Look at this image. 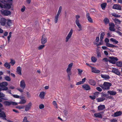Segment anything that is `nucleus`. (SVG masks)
Returning <instances> with one entry per match:
<instances>
[{
    "mask_svg": "<svg viewBox=\"0 0 122 122\" xmlns=\"http://www.w3.org/2000/svg\"><path fill=\"white\" fill-rule=\"evenodd\" d=\"M71 70L66 69V71L67 74V75H71L72 74Z\"/></svg>",
    "mask_w": 122,
    "mask_h": 122,
    "instance_id": "c03bdc74",
    "label": "nucleus"
},
{
    "mask_svg": "<svg viewBox=\"0 0 122 122\" xmlns=\"http://www.w3.org/2000/svg\"><path fill=\"white\" fill-rule=\"evenodd\" d=\"M82 87L85 90H88L90 89L91 88L89 85L88 84H84L82 86Z\"/></svg>",
    "mask_w": 122,
    "mask_h": 122,
    "instance_id": "2eb2a0df",
    "label": "nucleus"
},
{
    "mask_svg": "<svg viewBox=\"0 0 122 122\" xmlns=\"http://www.w3.org/2000/svg\"><path fill=\"white\" fill-rule=\"evenodd\" d=\"M53 103L54 105L57 108H58V107L57 105V104L56 103V102L55 101H53Z\"/></svg>",
    "mask_w": 122,
    "mask_h": 122,
    "instance_id": "864d4df0",
    "label": "nucleus"
},
{
    "mask_svg": "<svg viewBox=\"0 0 122 122\" xmlns=\"http://www.w3.org/2000/svg\"><path fill=\"white\" fill-rule=\"evenodd\" d=\"M105 108V106L104 105H100L98 107V109L99 111L103 110Z\"/></svg>",
    "mask_w": 122,
    "mask_h": 122,
    "instance_id": "aec40b11",
    "label": "nucleus"
},
{
    "mask_svg": "<svg viewBox=\"0 0 122 122\" xmlns=\"http://www.w3.org/2000/svg\"><path fill=\"white\" fill-rule=\"evenodd\" d=\"M73 65V63H71L69 64L68 66V68L66 69L71 70Z\"/></svg>",
    "mask_w": 122,
    "mask_h": 122,
    "instance_id": "4c0bfd02",
    "label": "nucleus"
},
{
    "mask_svg": "<svg viewBox=\"0 0 122 122\" xmlns=\"http://www.w3.org/2000/svg\"><path fill=\"white\" fill-rule=\"evenodd\" d=\"M59 17V16H58L57 15H56L55 16L54 19V22L55 23H56L57 22Z\"/></svg>",
    "mask_w": 122,
    "mask_h": 122,
    "instance_id": "c9c22d12",
    "label": "nucleus"
},
{
    "mask_svg": "<svg viewBox=\"0 0 122 122\" xmlns=\"http://www.w3.org/2000/svg\"><path fill=\"white\" fill-rule=\"evenodd\" d=\"M122 114L121 112L120 111L114 113V117H117L121 115Z\"/></svg>",
    "mask_w": 122,
    "mask_h": 122,
    "instance_id": "4be33fe9",
    "label": "nucleus"
},
{
    "mask_svg": "<svg viewBox=\"0 0 122 122\" xmlns=\"http://www.w3.org/2000/svg\"><path fill=\"white\" fill-rule=\"evenodd\" d=\"M112 72L118 76H120V73L119 72L118 70L116 68H113L112 70Z\"/></svg>",
    "mask_w": 122,
    "mask_h": 122,
    "instance_id": "9b49d317",
    "label": "nucleus"
},
{
    "mask_svg": "<svg viewBox=\"0 0 122 122\" xmlns=\"http://www.w3.org/2000/svg\"><path fill=\"white\" fill-rule=\"evenodd\" d=\"M47 41V38L46 37L45 35H43L42 36L41 43L42 44H45Z\"/></svg>",
    "mask_w": 122,
    "mask_h": 122,
    "instance_id": "423d86ee",
    "label": "nucleus"
},
{
    "mask_svg": "<svg viewBox=\"0 0 122 122\" xmlns=\"http://www.w3.org/2000/svg\"><path fill=\"white\" fill-rule=\"evenodd\" d=\"M109 58L110 59L109 62L113 64H115L116 62L118 60L117 57L113 56L109 57Z\"/></svg>",
    "mask_w": 122,
    "mask_h": 122,
    "instance_id": "39448f33",
    "label": "nucleus"
},
{
    "mask_svg": "<svg viewBox=\"0 0 122 122\" xmlns=\"http://www.w3.org/2000/svg\"><path fill=\"white\" fill-rule=\"evenodd\" d=\"M117 122V120L115 119H112L110 120V122Z\"/></svg>",
    "mask_w": 122,
    "mask_h": 122,
    "instance_id": "69168bd1",
    "label": "nucleus"
},
{
    "mask_svg": "<svg viewBox=\"0 0 122 122\" xmlns=\"http://www.w3.org/2000/svg\"><path fill=\"white\" fill-rule=\"evenodd\" d=\"M104 41L106 43H109L108 42H109V39L107 38H105V40Z\"/></svg>",
    "mask_w": 122,
    "mask_h": 122,
    "instance_id": "0e129e2a",
    "label": "nucleus"
},
{
    "mask_svg": "<svg viewBox=\"0 0 122 122\" xmlns=\"http://www.w3.org/2000/svg\"><path fill=\"white\" fill-rule=\"evenodd\" d=\"M83 84V83L81 82V81H80L78 82H77L76 84V85H80L82 84Z\"/></svg>",
    "mask_w": 122,
    "mask_h": 122,
    "instance_id": "774afa93",
    "label": "nucleus"
},
{
    "mask_svg": "<svg viewBox=\"0 0 122 122\" xmlns=\"http://www.w3.org/2000/svg\"><path fill=\"white\" fill-rule=\"evenodd\" d=\"M45 93L44 92H42L40 93L39 96L41 99H43L44 98Z\"/></svg>",
    "mask_w": 122,
    "mask_h": 122,
    "instance_id": "bb28decb",
    "label": "nucleus"
},
{
    "mask_svg": "<svg viewBox=\"0 0 122 122\" xmlns=\"http://www.w3.org/2000/svg\"><path fill=\"white\" fill-rule=\"evenodd\" d=\"M86 17L88 21L91 23H92L93 22L90 16V14L89 13H87L86 14Z\"/></svg>",
    "mask_w": 122,
    "mask_h": 122,
    "instance_id": "dca6fc26",
    "label": "nucleus"
},
{
    "mask_svg": "<svg viewBox=\"0 0 122 122\" xmlns=\"http://www.w3.org/2000/svg\"><path fill=\"white\" fill-rule=\"evenodd\" d=\"M25 106H16V107L17 109H23L24 108Z\"/></svg>",
    "mask_w": 122,
    "mask_h": 122,
    "instance_id": "49530a36",
    "label": "nucleus"
},
{
    "mask_svg": "<svg viewBox=\"0 0 122 122\" xmlns=\"http://www.w3.org/2000/svg\"><path fill=\"white\" fill-rule=\"evenodd\" d=\"M76 19L75 20V23H77L79 22V20L78 19L80 18V16L79 15H76Z\"/></svg>",
    "mask_w": 122,
    "mask_h": 122,
    "instance_id": "a18cd8bd",
    "label": "nucleus"
},
{
    "mask_svg": "<svg viewBox=\"0 0 122 122\" xmlns=\"http://www.w3.org/2000/svg\"><path fill=\"white\" fill-rule=\"evenodd\" d=\"M112 15L113 16L116 17H120V15L118 14H117L115 13H114L112 14Z\"/></svg>",
    "mask_w": 122,
    "mask_h": 122,
    "instance_id": "603ef678",
    "label": "nucleus"
},
{
    "mask_svg": "<svg viewBox=\"0 0 122 122\" xmlns=\"http://www.w3.org/2000/svg\"><path fill=\"white\" fill-rule=\"evenodd\" d=\"M7 20L4 18H1L0 20V23L1 25L2 26H5Z\"/></svg>",
    "mask_w": 122,
    "mask_h": 122,
    "instance_id": "6e6552de",
    "label": "nucleus"
},
{
    "mask_svg": "<svg viewBox=\"0 0 122 122\" xmlns=\"http://www.w3.org/2000/svg\"><path fill=\"white\" fill-rule=\"evenodd\" d=\"M5 95L3 93L0 92V98H2L4 97Z\"/></svg>",
    "mask_w": 122,
    "mask_h": 122,
    "instance_id": "5fc2aeb1",
    "label": "nucleus"
},
{
    "mask_svg": "<svg viewBox=\"0 0 122 122\" xmlns=\"http://www.w3.org/2000/svg\"><path fill=\"white\" fill-rule=\"evenodd\" d=\"M94 116L96 117H98L100 118H102V116L101 114L100 113H95L94 114Z\"/></svg>",
    "mask_w": 122,
    "mask_h": 122,
    "instance_id": "6ab92c4d",
    "label": "nucleus"
},
{
    "mask_svg": "<svg viewBox=\"0 0 122 122\" xmlns=\"http://www.w3.org/2000/svg\"><path fill=\"white\" fill-rule=\"evenodd\" d=\"M32 105L31 102H29L27 105L25 106V111H27L30 109Z\"/></svg>",
    "mask_w": 122,
    "mask_h": 122,
    "instance_id": "ddd939ff",
    "label": "nucleus"
},
{
    "mask_svg": "<svg viewBox=\"0 0 122 122\" xmlns=\"http://www.w3.org/2000/svg\"><path fill=\"white\" fill-rule=\"evenodd\" d=\"M64 113L65 116H67L68 114V111L66 110H64Z\"/></svg>",
    "mask_w": 122,
    "mask_h": 122,
    "instance_id": "338daca9",
    "label": "nucleus"
},
{
    "mask_svg": "<svg viewBox=\"0 0 122 122\" xmlns=\"http://www.w3.org/2000/svg\"><path fill=\"white\" fill-rule=\"evenodd\" d=\"M104 21L106 24H108L109 22V20L107 18L104 19Z\"/></svg>",
    "mask_w": 122,
    "mask_h": 122,
    "instance_id": "79ce46f5",
    "label": "nucleus"
},
{
    "mask_svg": "<svg viewBox=\"0 0 122 122\" xmlns=\"http://www.w3.org/2000/svg\"><path fill=\"white\" fill-rule=\"evenodd\" d=\"M7 22H6L7 25L9 26H10L12 24V22L11 20L10 19H7Z\"/></svg>",
    "mask_w": 122,
    "mask_h": 122,
    "instance_id": "a878e982",
    "label": "nucleus"
},
{
    "mask_svg": "<svg viewBox=\"0 0 122 122\" xmlns=\"http://www.w3.org/2000/svg\"><path fill=\"white\" fill-rule=\"evenodd\" d=\"M76 23L79 29L78 30V31H81L82 30V27L79 22Z\"/></svg>",
    "mask_w": 122,
    "mask_h": 122,
    "instance_id": "5701e85b",
    "label": "nucleus"
},
{
    "mask_svg": "<svg viewBox=\"0 0 122 122\" xmlns=\"http://www.w3.org/2000/svg\"><path fill=\"white\" fill-rule=\"evenodd\" d=\"M4 66L8 69H9L10 68V65L7 62L5 63L4 65Z\"/></svg>",
    "mask_w": 122,
    "mask_h": 122,
    "instance_id": "c85d7f7f",
    "label": "nucleus"
},
{
    "mask_svg": "<svg viewBox=\"0 0 122 122\" xmlns=\"http://www.w3.org/2000/svg\"><path fill=\"white\" fill-rule=\"evenodd\" d=\"M106 45L107 46L110 47H116L114 45L109 43H106Z\"/></svg>",
    "mask_w": 122,
    "mask_h": 122,
    "instance_id": "473e14b6",
    "label": "nucleus"
},
{
    "mask_svg": "<svg viewBox=\"0 0 122 122\" xmlns=\"http://www.w3.org/2000/svg\"><path fill=\"white\" fill-rule=\"evenodd\" d=\"M62 9V7L61 6L59 7L57 13L56 15L59 16L61 11Z\"/></svg>",
    "mask_w": 122,
    "mask_h": 122,
    "instance_id": "a19ab883",
    "label": "nucleus"
},
{
    "mask_svg": "<svg viewBox=\"0 0 122 122\" xmlns=\"http://www.w3.org/2000/svg\"><path fill=\"white\" fill-rule=\"evenodd\" d=\"M77 70L78 71V74H81L83 72V71L82 70H81L79 69H77Z\"/></svg>",
    "mask_w": 122,
    "mask_h": 122,
    "instance_id": "bf43d9fd",
    "label": "nucleus"
},
{
    "mask_svg": "<svg viewBox=\"0 0 122 122\" xmlns=\"http://www.w3.org/2000/svg\"><path fill=\"white\" fill-rule=\"evenodd\" d=\"M4 103L6 106H10L11 105V102H9L7 101H5L4 102Z\"/></svg>",
    "mask_w": 122,
    "mask_h": 122,
    "instance_id": "c756f323",
    "label": "nucleus"
},
{
    "mask_svg": "<svg viewBox=\"0 0 122 122\" xmlns=\"http://www.w3.org/2000/svg\"><path fill=\"white\" fill-rule=\"evenodd\" d=\"M21 69L20 67L18 66L17 67L16 69V72L18 74L20 75H22L21 72Z\"/></svg>",
    "mask_w": 122,
    "mask_h": 122,
    "instance_id": "a211bd4d",
    "label": "nucleus"
},
{
    "mask_svg": "<svg viewBox=\"0 0 122 122\" xmlns=\"http://www.w3.org/2000/svg\"><path fill=\"white\" fill-rule=\"evenodd\" d=\"M25 86L26 84L25 81L24 80H22L20 81V87L21 88H17V90L21 92H23Z\"/></svg>",
    "mask_w": 122,
    "mask_h": 122,
    "instance_id": "f03ea898",
    "label": "nucleus"
},
{
    "mask_svg": "<svg viewBox=\"0 0 122 122\" xmlns=\"http://www.w3.org/2000/svg\"><path fill=\"white\" fill-rule=\"evenodd\" d=\"M45 46L44 45H41L38 47V49L39 50H41Z\"/></svg>",
    "mask_w": 122,
    "mask_h": 122,
    "instance_id": "09e8293b",
    "label": "nucleus"
},
{
    "mask_svg": "<svg viewBox=\"0 0 122 122\" xmlns=\"http://www.w3.org/2000/svg\"><path fill=\"white\" fill-rule=\"evenodd\" d=\"M112 86L111 83L108 82H104L103 84H101L100 86L104 90H109L110 86Z\"/></svg>",
    "mask_w": 122,
    "mask_h": 122,
    "instance_id": "f257e3e1",
    "label": "nucleus"
},
{
    "mask_svg": "<svg viewBox=\"0 0 122 122\" xmlns=\"http://www.w3.org/2000/svg\"><path fill=\"white\" fill-rule=\"evenodd\" d=\"M12 96L15 98H20V96L17 95H13L12 94Z\"/></svg>",
    "mask_w": 122,
    "mask_h": 122,
    "instance_id": "4d7b16f0",
    "label": "nucleus"
},
{
    "mask_svg": "<svg viewBox=\"0 0 122 122\" xmlns=\"http://www.w3.org/2000/svg\"><path fill=\"white\" fill-rule=\"evenodd\" d=\"M114 20L116 23H120L121 22V21L117 18H115Z\"/></svg>",
    "mask_w": 122,
    "mask_h": 122,
    "instance_id": "de8ad7c7",
    "label": "nucleus"
},
{
    "mask_svg": "<svg viewBox=\"0 0 122 122\" xmlns=\"http://www.w3.org/2000/svg\"><path fill=\"white\" fill-rule=\"evenodd\" d=\"M116 65L119 67H122V62L121 61H118L116 63Z\"/></svg>",
    "mask_w": 122,
    "mask_h": 122,
    "instance_id": "e433bc0d",
    "label": "nucleus"
},
{
    "mask_svg": "<svg viewBox=\"0 0 122 122\" xmlns=\"http://www.w3.org/2000/svg\"><path fill=\"white\" fill-rule=\"evenodd\" d=\"M8 85L7 82H3L0 83V87L2 88V90L6 91L8 90V88L6 87Z\"/></svg>",
    "mask_w": 122,
    "mask_h": 122,
    "instance_id": "20e7f679",
    "label": "nucleus"
},
{
    "mask_svg": "<svg viewBox=\"0 0 122 122\" xmlns=\"http://www.w3.org/2000/svg\"><path fill=\"white\" fill-rule=\"evenodd\" d=\"M0 12L2 14L5 16H8L10 15L11 12L9 10L2 9L0 10Z\"/></svg>",
    "mask_w": 122,
    "mask_h": 122,
    "instance_id": "7ed1b4c3",
    "label": "nucleus"
},
{
    "mask_svg": "<svg viewBox=\"0 0 122 122\" xmlns=\"http://www.w3.org/2000/svg\"><path fill=\"white\" fill-rule=\"evenodd\" d=\"M73 32V30L72 29H71L69 34L67 36L66 38V42H67L69 40L71 37V36L72 35V33Z\"/></svg>",
    "mask_w": 122,
    "mask_h": 122,
    "instance_id": "0eeeda50",
    "label": "nucleus"
},
{
    "mask_svg": "<svg viewBox=\"0 0 122 122\" xmlns=\"http://www.w3.org/2000/svg\"><path fill=\"white\" fill-rule=\"evenodd\" d=\"M97 56L98 57H101V55L99 51L97 52Z\"/></svg>",
    "mask_w": 122,
    "mask_h": 122,
    "instance_id": "680f3d73",
    "label": "nucleus"
},
{
    "mask_svg": "<svg viewBox=\"0 0 122 122\" xmlns=\"http://www.w3.org/2000/svg\"><path fill=\"white\" fill-rule=\"evenodd\" d=\"M26 102V101L24 99H22L21 101L19 103V104H23L25 103Z\"/></svg>",
    "mask_w": 122,
    "mask_h": 122,
    "instance_id": "37998d69",
    "label": "nucleus"
},
{
    "mask_svg": "<svg viewBox=\"0 0 122 122\" xmlns=\"http://www.w3.org/2000/svg\"><path fill=\"white\" fill-rule=\"evenodd\" d=\"M44 106L43 104H41L39 105V107L40 109H42L44 108Z\"/></svg>",
    "mask_w": 122,
    "mask_h": 122,
    "instance_id": "052dcab7",
    "label": "nucleus"
},
{
    "mask_svg": "<svg viewBox=\"0 0 122 122\" xmlns=\"http://www.w3.org/2000/svg\"><path fill=\"white\" fill-rule=\"evenodd\" d=\"M6 117V115L4 112H1L0 113V117Z\"/></svg>",
    "mask_w": 122,
    "mask_h": 122,
    "instance_id": "f704fd0d",
    "label": "nucleus"
},
{
    "mask_svg": "<svg viewBox=\"0 0 122 122\" xmlns=\"http://www.w3.org/2000/svg\"><path fill=\"white\" fill-rule=\"evenodd\" d=\"M107 5L106 3H104L102 4L101 5V6L102 9L104 10L106 8Z\"/></svg>",
    "mask_w": 122,
    "mask_h": 122,
    "instance_id": "72a5a7b5",
    "label": "nucleus"
},
{
    "mask_svg": "<svg viewBox=\"0 0 122 122\" xmlns=\"http://www.w3.org/2000/svg\"><path fill=\"white\" fill-rule=\"evenodd\" d=\"M102 61L105 62H108L109 61V59H108L107 58H105L103 59Z\"/></svg>",
    "mask_w": 122,
    "mask_h": 122,
    "instance_id": "3c124183",
    "label": "nucleus"
},
{
    "mask_svg": "<svg viewBox=\"0 0 122 122\" xmlns=\"http://www.w3.org/2000/svg\"><path fill=\"white\" fill-rule=\"evenodd\" d=\"M105 99V98L104 97H101L97 98V102H100L103 101Z\"/></svg>",
    "mask_w": 122,
    "mask_h": 122,
    "instance_id": "2f4dec72",
    "label": "nucleus"
},
{
    "mask_svg": "<svg viewBox=\"0 0 122 122\" xmlns=\"http://www.w3.org/2000/svg\"><path fill=\"white\" fill-rule=\"evenodd\" d=\"M105 34V32H103L102 33L100 36V41L102 42L103 38V37Z\"/></svg>",
    "mask_w": 122,
    "mask_h": 122,
    "instance_id": "cd10ccee",
    "label": "nucleus"
},
{
    "mask_svg": "<svg viewBox=\"0 0 122 122\" xmlns=\"http://www.w3.org/2000/svg\"><path fill=\"white\" fill-rule=\"evenodd\" d=\"M4 79L6 81H10L11 79L10 78V77L8 76H6L5 77Z\"/></svg>",
    "mask_w": 122,
    "mask_h": 122,
    "instance_id": "58836bf2",
    "label": "nucleus"
},
{
    "mask_svg": "<svg viewBox=\"0 0 122 122\" xmlns=\"http://www.w3.org/2000/svg\"><path fill=\"white\" fill-rule=\"evenodd\" d=\"M101 76L102 78L105 79H109L110 78V77L108 75H104L101 74Z\"/></svg>",
    "mask_w": 122,
    "mask_h": 122,
    "instance_id": "b1692460",
    "label": "nucleus"
},
{
    "mask_svg": "<svg viewBox=\"0 0 122 122\" xmlns=\"http://www.w3.org/2000/svg\"><path fill=\"white\" fill-rule=\"evenodd\" d=\"M91 60L92 62L94 63L97 60V58L94 56L92 57Z\"/></svg>",
    "mask_w": 122,
    "mask_h": 122,
    "instance_id": "ea45409f",
    "label": "nucleus"
},
{
    "mask_svg": "<svg viewBox=\"0 0 122 122\" xmlns=\"http://www.w3.org/2000/svg\"><path fill=\"white\" fill-rule=\"evenodd\" d=\"M89 82L90 84L93 86H95L96 84V81L92 79L89 80Z\"/></svg>",
    "mask_w": 122,
    "mask_h": 122,
    "instance_id": "f3484780",
    "label": "nucleus"
},
{
    "mask_svg": "<svg viewBox=\"0 0 122 122\" xmlns=\"http://www.w3.org/2000/svg\"><path fill=\"white\" fill-rule=\"evenodd\" d=\"M99 93L98 92H96L94 93V96H90L89 97L92 99L94 100L96 98L98 97V95L99 94Z\"/></svg>",
    "mask_w": 122,
    "mask_h": 122,
    "instance_id": "f8f14e48",
    "label": "nucleus"
},
{
    "mask_svg": "<svg viewBox=\"0 0 122 122\" xmlns=\"http://www.w3.org/2000/svg\"><path fill=\"white\" fill-rule=\"evenodd\" d=\"M11 33H12L11 32H10L9 33V35L7 37L8 40L9 42L10 38L11 36Z\"/></svg>",
    "mask_w": 122,
    "mask_h": 122,
    "instance_id": "8fccbe9b",
    "label": "nucleus"
},
{
    "mask_svg": "<svg viewBox=\"0 0 122 122\" xmlns=\"http://www.w3.org/2000/svg\"><path fill=\"white\" fill-rule=\"evenodd\" d=\"M92 71L93 72L97 73H99L100 72L99 70H97L96 68L94 67H92Z\"/></svg>",
    "mask_w": 122,
    "mask_h": 122,
    "instance_id": "412c9836",
    "label": "nucleus"
},
{
    "mask_svg": "<svg viewBox=\"0 0 122 122\" xmlns=\"http://www.w3.org/2000/svg\"><path fill=\"white\" fill-rule=\"evenodd\" d=\"M15 61L12 59L11 60V61L10 62V63H11L12 66H13L15 64Z\"/></svg>",
    "mask_w": 122,
    "mask_h": 122,
    "instance_id": "6e6d98bb",
    "label": "nucleus"
},
{
    "mask_svg": "<svg viewBox=\"0 0 122 122\" xmlns=\"http://www.w3.org/2000/svg\"><path fill=\"white\" fill-rule=\"evenodd\" d=\"M113 9L121 10L122 9L121 6L117 4H115L113 5L112 7Z\"/></svg>",
    "mask_w": 122,
    "mask_h": 122,
    "instance_id": "9d476101",
    "label": "nucleus"
},
{
    "mask_svg": "<svg viewBox=\"0 0 122 122\" xmlns=\"http://www.w3.org/2000/svg\"><path fill=\"white\" fill-rule=\"evenodd\" d=\"M11 3L10 4H9L8 3H6L5 4L3 5V8H5L7 10H9L11 8Z\"/></svg>",
    "mask_w": 122,
    "mask_h": 122,
    "instance_id": "4468645a",
    "label": "nucleus"
},
{
    "mask_svg": "<svg viewBox=\"0 0 122 122\" xmlns=\"http://www.w3.org/2000/svg\"><path fill=\"white\" fill-rule=\"evenodd\" d=\"M107 92L110 95L112 96H114L116 94V92L113 91H108Z\"/></svg>",
    "mask_w": 122,
    "mask_h": 122,
    "instance_id": "393cba45",
    "label": "nucleus"
},
{
    "mask_svg": "<svg viewBox=\"0 0 122 122\" xmlns=\"http://www.w3.org/2000/svg\"><path fill=\"white\" fill-rule=\"evenodd\" d=\"M23 122H29L27 120V117H25L24 118Z\"/></svg>",
    "mask_w": 122,
    "mask_h": 122,
    "instance_id": "13d9d810",
    "label": "nucleus"
},
{
    "mask_svg": "<svg viewBox=\"0 0 122 122\" xmlns=\"http://www.w3.org/2000/svg\"><path fill=\"white\" fill-rule=\"evenodd\" d=\"M96 89L99 92H101L102 91V89L100 87H98L96 88Z\"/></svg>",
    "mask_w": 122,
    "mask_h": 122,
    "instance_id": "e2e57ef3",
    "label": "nucleus"
},
{
    "mask_svg": "<svg viewBox=\"0 0 122 122\" xmlns=\"http://www.w3.org/2000/svg\"><path fill=\"white\" fill-rule=\"evenodd\" d=\"M110 40L111 41L113 42L114 44H117L118 42V41L116 40L115 39L113 38H111L110 39Z\"/></svg>",
    "mask_w": 122,
    "mask_h": 122,
    "instance_id": "7c9ffc66",
    "label": "nucleus"
},
{
    "mask_svg": "<svg viewBox=\"0 0 122 122\" xmlns=\"http://www.w3.org/2000/svg\"><path fill=\"white\" fill-rule=\"evenodd\" d=\"M109 25L110 26L109 30L111 31H115V29L114 28L115 25L114 23L112 22L110 23Z\"/></svg>",
    "mask_w": 122,
    "mask_h": 122,
    "instance_id": "1a4fd4ad",
    "label": "nucleus"
}]
</instances>
